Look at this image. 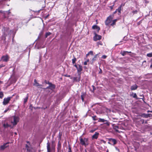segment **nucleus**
Here are the masks:
<instances>
[{
    "label": "nucleus",
    "instance_id": "1",
    "mask_svg": "<svg viewBox=\"0 0 152 152\" xmlns=\"http://www.w3.org/2000/svg\"><path fill=\"white\" fill-rule=\"evenodd\" d=\"M88 140V138H83L80 137V144L82 145H84L86 147L89 144Z\"/></svg>",
    "mask_w": 152,
    "mask_h": 152
},
{
    "label": "nucleus",
    "instance_id": "2",
    "mask_svg": "<svg viewBox=\"0 0 152 152\" xmlns=\"http://www.w3.org/2000/svg\"><path fill=\"white\" fill-rule=\"evenodd\" d=\"M47 152H51V150L54 151L55 150L56 144L51 145V149L50 148V144L49 142H47Z\"/></svg>",
    "mask_w": 152,
    "mask_h": 152
},
{
    "label": "nucleus",
    "instance_id": "3",
    "mask_svg": "<svg viewBox=\"0 0 152 152\" xmlns=\"http://www.w3.org/2000/svg\"><path fill=\"white\" fill-rule=\"evenodd\" d=\"M114 15H111L109 16L107 18L105 22V24L106 26L108 25L111 22V21L113 18Z\"/></svg>",
    "mask_w": 152,
    "mask_h": 152
},
{
    "label": "nucleus",
    "instance_id": "4",
    "mask_svg": "<svg viewBox=\"0 0 152 152\" xmlns=\"http://www.w3.org/2000/svg\"><path fill=\"white\" fill-rule=\"evenodd\" d=\"M13 121L11 122L14 125H16L17 123L19 122V118L18 116L15 115L13 116Z\"/></svg>",
    "mask_w": 152,
    "mask_h": 152
},
{
    "label": "nucleus",
    "instance_id": "5",
    "mask_svg": "<svg viewBox=\"0 0 152 152\" xmlns=\"http://www.w3.org/2000/svg\"><path fill=\"white\" fill-rule=\"evenodd\" d=\"M12 96L8 97L7 98H4L3 102V104L4 105H6L8 104L11 99L12 98Z\"/></svg>",
    "mask_w": 152,
    "mask_h": 152
},
{
    "label": "nucleus",
    "instance_id": "6",
    "mask_svg": "<svg viewBox=\"0 0 152 152\" xmlns=\"http://www.w3.org/2000/svg\"><path fill=\"white\" fill-rule=\"evenodd\" d=\"M95 36L93 37V39L95 41H96L98 40H99L102 39V36L100 35H97L96 33H94Z\"/></svg>",
    "mask_w": 152,
    "mask_h": 152
},
{
    "label": "nucleus",
    "instance_id": "7",
    "mask_svg": "<svg viewBox=\"0 0 152 152\" xmlns=\"http://www.w3.org/2000/svg\"><path fill=\"white\" fill-rule=\"evenodd\" d=\"M9 57L8 55H7L5 56H2L1 60H2L3 61L7 62L9 59Z\"/></svg>",
    "mask_w": 152,
    "mask_h": 152
},
{
    "label": "nucleus",
    "instance_id": "8",
    "mask_svg": "<svg viewBox=\"0 0 152 152\" xmlns=\"http://www.w3.org/2000/svg\"><path fill=\"white\" fill-rule=\"evenodd\" d=\"M56 86L52 84L51 83H50L49 86L47 87L46 88H44L45 89H50L51 90H52L55 88Z\"/></svg>",
    "mask_w": 152,
    "mask_h": 152
},
{
    "label": "nucleus",
    "instance_id": "9",
    "mask_svg": "<svg viewBox=\"0 0 152 152\" xmlns=\"http://www.w3.org/2000/svg\"><path fill=\"white\" fill-rule=\"evenodd\" d=\"M10 143L9 142H7L6 143H4L3 145L1 146L0 149L1 150H4L6 148L9 147V144Z\"/></svg>",
    "mask_w": 152,
    "mask_h": 152
},
{
    "label": "nucleus",
    "instance_id": "10",
    "mask_svg": "<svg viewBox=\"0 0 152 152\" xmlns=\"http://www.w3.org/2000/svg\"><path fill=\"white\" fill-rule=\"evenodd\" d=\"M109 141L110 142H108L109 143H113V145H115L117 143L116 140L114 139L110 138L109 139Z\"/></svg>",
    "mask_w": 152,
    "mask_h": 152
},
{
    "label": "nucleus",
    "instance_id": "11",
    "mask_svg": "<svg viewBox=\"0 0 152 152\" xmlns=\"http://www.w3.org/2000/svg\"><path fill=\"white\" fill-rule=\"evenodd\" d=\"M79 77H75L73 78V80L74 81L79 82L80 80V73L78 75Z\"/></svg>",
    "mask_w": 152,
    "mask_h": 152
},
{
    "label": "nucleus",
    "instance_id": "12",
    "mask_svg": "<svg viewBox=\"0 0 152 152\" xmlns=\"http://www.w3.org/2000/svg\"><path fill=\"white\" fill-rule=\"evenodd\" d=\"M105 121L106 122V123H105V124H106L107 125L109 126V122H108L107 120H105L104 119H102L99 118V119L98 122H103Z\"/></svg>",
    "mask_w": 152,
    "mask_h": 152
},
{
    "label": "nucleus",
    "instance_id": "13",
    "mask_svg": "<svg viewBox=\"0 0 152 152\" xmlns=\"http://www.w3.org/2000/svg\"><path fill=\"white\" fill-rule=\"evenodd\" d=\"M124 4H121L118 8L116 9V11H117L120 14L121 13V11L122 9V7L124 6Z\"/></svg>",
    "mask_w": 152,
    "mask_h": 152
},
{
    "label": "nucleus",
    "instance_id": "14",
    "mask_svg": "<svg viewBox=\"0 0 152 152\" xmlns=\"http://www.w3.org/2000/svg\"><path fill=\"white\" fill-rule=\"evenodd\" d=\"M92 28L93 29H96L97 32H99V31L100 30V27L96 25H93L92 27Z\"/></svg>",
    "mask_w": 152,
    "mask_h": 152
},
{
    "label": "nucleus",
    "instance_id": "15",
    "mask_svg": "<svg viewBox=\"0 0 152 152\" xmlns=\"http://www.w3.org/2000/svg\"><path fill=\"white\" fill-rule=\"evenodd\" d=\"M99 135V133L97 132H96L95 133V134L92 136V139H97L98 137V136Z\"/></svg>",
    "mask_w": 152,
    "mask_h": 152
},
{
    "label": "nucleus",
    "instance_id": "16",
    "mask_svg": "<svg viewBox=\"0 0 152 152\" xmlns=\"http://www.w3.org/2000/svg\"><path fill=\"white\" fill-rule=\"evenodd\" d=\"M138 86L137 85L135 84L132 86L130 88L132 91H133L136 90Z\"/></svg>",
    "mask_w": 152,
    "mask_h": 152
},
{
    "label": "nucleus",
    "instance_id": "17",
    "mask_svg": "<svg viewBox=\"0 0 152 152\" xmlns=\"http://www.w3.org/2000/svg\"><path fill=\"white\" fill-rule=\"evenodd\" d=\"M131 96H132L133 98H135L136 99H139L140 98H138L136 93H133L130 95Z\"/></svg>",
    "mask_w": 152,
    "mask_h": 152
},
{
    "label": "nucleus",
    "instance_id": "18",
    "mask_svg": "<svg viewBox=\"0 0 152 152\" xmlns=\"http://www.w3.org/2000/svg\"><path fill=\"white\" fill-rule=\"evenodd\" d=\"M77 69L78 72H80L83 69L82 66L80 65H79Z\"/></svg>",
    "mask_w": 152,
    "mask_h": 152
},
{
    "label": "nucleus",
    "instance_id": "19",
    "mask_svg": "<svg viewBox=\"0 0 152 152\" xmlns=\"http://www.w3.org/2000/svg\"><path fill=\"white\" fill-rule=\"evenodd\" d=\"M28 94H27L26 96V97L24 99V104L26 103V102L27 101L28 99Z\"/></svg>",
    "mask_w": 152,
    "mask_h": 152
},
{
    "label": "nucleus",
    "instance_id": "20",
    "mask_svg": "<svg viewBox=\"0 0 152 152\" xmlns=\"http://www.w3.org/2000/svg\"><path fill=\"white\" fill-rule=\"evenodd\" d=\"M3 127H4V128L5 129V128H7L8 127H10L11 126V125H9V124H8L7 123L6 124H3Z\"/></svg>",
    "mask_w": 152,
    "mask_h": 152
},
{
    "label": "nucleus",
    "instance_id": "21",
    "mask_svg": "<svg viewBox=\"0 0 152 152\" xmlns=\"http://www.w3.org/2000/svg\"><path fill=\"white\" fill-rule=\"evenodd\" d=\"M85 96V93L83 92H82L81 93V99L82 100L83 102L84 101V97Z\"/></svg>",
    "mask_w": 152,
    "mask_h": 152
},
{
    "label": "nucleus",
    "instance_id": "22",
    "mask_svg": "<svg viewBox=\"0 0 152 152\" xmlns=\"http://www.w3.org/2000/svg\"><path fill=\"white\" fill-rule=\"evenodd\" d=\"M97 55L98 54L96 55L92 58V64L96 60Z\"/></svg>",
    "mask_w": 152,
    "mask_h": 152
},
{
    "label": "nucleus",
    "instance_id": "23",
    "mask_svg": "<svg viewBox=\"0 0 152 152\" xmlns=\"http://www.w3.org/2000/svg\"><path fill=\"white\" fill-rule=\"evenodd\" d=\"M61 148V145L60 142V141H59L58 143L57 149L58 150H60Z\"/></svg>",
    "mask_w": 152,
    "mask_h": 152
},
{
    "label": "nucleus",
    "instance_id": "24",
    "mask_svg": "<svg viewBox=\"0 0 152 152\" xmlns=\"http://www.w3.org/2000/svg\"><path fill=\"white\" fill-rule=\"evenodd\" d=\"M26 148L27 151H28V152H30L31 151V149H32V148L29 147L27 145H26Z\"/></svg>",
    "mask_w": 152,
    "mask_h": 152
},
{
    "label": "nucleus",
    "instance_id": "25",
    "mask_svg": "<svg viewBox=\"0 0 152 152\" xmlns=\"http://www.w3.org/2000/svg\"><path fill=\"white\" fill-rule=\"evenodd\" d=\"M117 21V20L116 19L112 21V23L110 24V26H113L114 25H115L116 22Z\"/></svg>",
    "mask_w": 152,
    "mask_h": 152
},
{
    "label": "nucleus",
    "instance_id": "26",
    "mask_svg": "<svg viewBox=\"0 0 152 152\" xmlns=\"http://www.w3.org/2000/svg\"><path fill=\"white\" fill-rule=\"evenodd\" d=\"M62 136V133L61 132H59L58 134V140L59 141H60L61 139V137Z\"/></svg>",
    "mask_w": 152,
    "mask_h": 152
},
{
    "label": "nucleus",
    "instance_id": "27",
    "mask_svg": "<svg viewBox=\"0 0 152 152\" xmlns=\"http://www.w3.org/2000/svg\"><path fill=\"white\" fill-rule=\"evenodd\" d=\"M72 63L73 64H74L75 63L76 61H77L76 58L74 56V58L72 59Z\"/></svg>",
    "mask_w": 152,
    "mask_h": 152
},
{
    "label": "nucleus",
    "instance_id": "28",
    "mask_svg": "<svg viewBox=\"0 0 152 152\" xmlns=\"http://www.w3.org/2000/svg\"><path fill=\"white\" fill-rule=\"evenodd\" d=\"M51 34V33L50 32H47L45 35V38H46L48 37Z\"/></svg>",
    "mask_w": 152,
    "mask_h": 152
},
{
    "label": "nucleus",
    "instance_id": "29",
    "mask_svg": "<svg viewBox=\"0 0 152 152\" xmlns=\"http://www.w3.org/2000/svg\"><path fill=\"white\" fill-rule=\"evenodd\" d=\"M141 116L143 117V118H148V116H147V114H145V113H143L141 115Z\"/></svg>",
    "mask_w": 152,
    "mask_h": 152
},
{
    "label": "nucleus",
    "instance_id": "30",
    "mask_svg": "<svg viewBox=\"0 0 152 152\" xmlns=\"http://www.w3.org/2000/svg\"><path fill=\"white\" fill-rule=\"evenodd\" d=\"M146 56L147 57H152V52L147 54Z\"/></svg>",
    "mask_w": 152,
    "mask_h": 152
},
{
    "label": "nucleus",
    "instance_id": "31",
    "mask_svg": "<svg viewBox=\"0 0 152 152\" xmlns=\"http://www.w3.org/2000/svg\"><path fill=\"white\" fill-rule=\"evenodd\" d=\"M92 118L93 119L94 121H96L97 120V118L96 117V115H94V116H92Z\"/></svg>",
    "mask_w": 152,
    "mask_h": 152
},
{
    "label": "nucleus",
    "instance_id": "32",
    "mask_svg": "<svg viewBox=\"0 0 152 152\" xmlns=\"http://www.w3.org/2000/svg\"><path fill=\"white\" fill-rule=\"evenodd\" d=\"M114 129L115 130V131L116 132H118V126H114Z\"/></svg>",
    "mask_w": 152,
    "mask_h": 152
},
{
    "label": "nucleus",
    "instance_id": "33",
    "mask_svg": "<svg viewBox=\"0 0 152 152\" xmlns=\"http://www.w3.org/2000/svg\"><path fill=\"white\" fill-rule=\"evenodd\" d=\"M4 96V94L2 92H0V98H2Z\"/></svg>",
    "mask_w": 152,
    "mask_h": 152
},
{
    "label": "nucleus",
    "instance_id": "34",
    "mask_svg": "<svg viewBox=\"0 0 152 152\" xmlns=\"http://www.w3.org/2000/svg\"><path fill=\"white\" fill-rule=\"evenodd\" d=\"M121 54L123 56H124L126 54V53L125 52V51H123V52H121Z\"/></svg>",
    "mask_w": 152,
    "mask_h": 152
},
{
    "label": "nucleus",
    "instance_id": "35",
    "mask_svg": "<svg viewBox=\"0 0 152 152\" xmlns=\"http://www.w3.org/2000/svg\"><path fill=\"white\" fill-rule=\"evenodd\" d=\"M68 152H72L71 148L70 146H69Z\"/></svg>",
    "mask_w": 152,
    "mask_h": 152
},
{
    "label": "nucleus",
    "instance_id": "36",
    "mask_svg": "<svg viewBox=\"0 0 152 152\" xmlns=\"http://www.w3.org/2000/svg\"><path fill=\"white\" fill-rule=\"evenodd\" d=\"M137 12H138V11L137 10H135L134 11H133L132 12L133 15H134L135 14H137Z\"/></svg>",
    "mask_w": 152,
    "mask_h": 152
},
{
    "label": "nucleus",
    "instance_id": "37",
    "mask_svg": "<svg viewBox=\"0 0 152 152\" xmlns=\"http://www.w3.org/2000/svg\"><path fill=\"white\" fill-rule=\"evenodd\" d=\"M88 53L89 54H91V55L93 56V51H90Z\"/></svg>",
    "mask_w": 152,
    "mask_h": 152
},
{
    "label": "nucleus",
    "instance_id": "38",
    "mask_svg": "<svg viewBox=\"0 0 152 152\" xmlns=\"http://www.w3.org/2000/svg\"><path fill=\"white\" fill-rule=\"evenodd\" d=\"M35 84V86H42V85L41 84H39V83H36Z\"/></svg>",
    "mask_w": 152,
    "mask_h": 152
},
{
    "label": "nucleus",
    "instance_id": "39",
    "mask_svg": "<svg viewBox=\"0 0 152 152\" xmlns=\"http://www.w3.org/2000/svg\"><path fill=\"white\" fill-rule=\"evenodd\" d=\"M96 130V129H92V130H91L90 131V132L91 133H93L94 132L95 130Z\"/></svg>",
    "mask_w": 152,
    "mask_h": 152
},
{
    "label": "nucleus",
    "instance_id": "40",
    "mask_svg": "<svg viewBox=\"0 0 152 152\" xmlns=\"http://www.w3.org/2000/svg\"><path fill=\"white\" fill-rule=\"evenodd\" d=\"M140 96L141 97V98H140V99H143L144 98V96L143 95H140Z\"/></svg>",
    "mask_w": 152,
    "mask_h": 152
},
{
    "label": "nucleus",
    "instance_id": "41",
    "mask_svg": "<svg viewBox=\"0 0 152 152\" xmlns=\"http://www.w3.org/2000/svg\"><path fill=\"white\" fill-rule=\"evenodd\" d=\"M45 82L46 84H48L49 85L50 84V83L49 81H47L46 80H45Z\"/></svg>",
    "mask_w": 152,
    "mask_h": 152
},
{
    "label": "nucleus",
    "instance_id": "42",
    "mask_svg": "<svg viewBox=\"0 0 152 152\" xmlns=\"http://www.w3.org/2000/svg\"><path fill=\"white\" fill-rule=\"evenodd\" d=\"M9 110H10V109L9 108H7L5 110H4V113H6Z\"/></svg>",
    "mask_w": 152,
    "mask_h": 152
},
{
    "label": "nucleus",
    "instance_id": "43",
    "mask_svg": "<svg viewBox=\"0 0 152 152\" xmlns=\"http://www.w3.org/2000/svg\"><path fill=\"white\" fill-rule=\"evenodd\" d=\"M107 56H105V55H103L102 58H103L104 59H105L106 58H107Z\"/></svg>",
    "mask_w": 152,
    "mask_h": 152
},
{
    "label": "nucleus",
    "instance_id": "44",
    "mask_svg": "<svg viewBox=\"0 0 152 152\" xmlns=\"http://www.w3.org/2000/svg\"><path fill=\"white\" fill-rule=\"evenodd\" d=\"M5 66V65H4L3 64H1L0 65V68H1V67H4Z\"/></svg>",
    "mask_w": 152,
    "mask_h": 152
},
{
    "label": "nucleus",
    "instance_id": "45",
    "mask_svg": "<svg viewBox=\"0 0 152 152\" xmlns=\"http://www.w3.org/2000/svg\"><path fill=\"white\" fill-rule=\"evenodd\" d=\"M147 116H148V118L150 117L151 116V115H152L151 114H147Z\"/></svg>",
    "mask_w": 152,
    "mask_h": 152
},
{
    "label": "nucleus",
    "instance_id": "46",
    "mask_svg": "<svg viewBox=\"0 0 152 152\" xmlns=\"http://www.w3.org/2000/svg\"><path fill=\"white\" fill-rule=\"evenodd\" d=\"M140 121L142 122V124H143L144 123V121L143 119L141 120Z\"/></svg>",
    "mask_w": 152,
    "mask_h": 152
},
{
    "label": "nucleus",
    "instance_id": "47",
    "mask_svg": "<svg viewBox=\"0 0 152 152\" xmlns=\"http://www.w3.org/2000/svg\"><path fill=\"white\" fill-rule=\"evenodd\" d=\"M51 143H52V144L51 145H53V144H56L55 143V141L53 140L51 142Z\"/></svg>",
    "mask_w": 152,
    "mask_h": 152
},
{
    "label": "nucleus",
    "instance_id": "48",
    "mask_svg": "<svg viewBox=\"0 0 152 152\" xmlns=\"http://www.w3.org/2000/svg\"><path fill=\"white\" fill-rule=\"evenodd\" d=\"M102 72V70L100 68V71L99 72V74H101Z\"/></svg>",
    "mask_w": 152,
    "mask_h": 152
},
{
    "label": "nucleus",
    "instance_id": "49",
    "mask_svg": "<svg viewBox=\"0 0 152 152\" xmlns=\"http://www.w3.org/2000/svg\"><path fill=\"white\" fill-rule=\"evenodd\" d=\"M97 43L98 44V45H102V42H98Z\"/></svg>",
    "mask_w": 152,
    "mask_h": 152
},
{
    "label": "nucleus",
    "instance_id": "50",
    "mask_svg": "<svg viewBox=\"0 0 152 152\" xmlns=\"http://www.w3.org/2000/svg\"><path fill=\"white\" fill-rule=\"evenodd\" d=\"M117 12V11H116V10L115 11V12H113V15H114V14H115V13Z\"/></svg>",
    "mask_w": 152,
    "mask_h": 152
},
{
    "label": "nucleus",
    "instance_id": "51",
    "mask_svg": "<svg viewBox=\"0 0 152 152\" xmlns=\"http://www.w3.org/2000/svg\"><path fill=\"white\" fill-rule=\"evenodd\" d=\"M87 63L86 61H85L84 63V65H87Z\"/></svg>",
    "mask_w": 152,
    "mask_h": 152
},
{
    "label": "nucleus",
    "instance_id": "52",
    "mask_svg": "<svg viewBox=\"0 0 152 152\" xmlns=\"http://www.w3.org/2000/svg\"><path fill=\"white\" fill-rule=\"evenodd\" d=\"M7 12L8 15H9L11 13L10 10L8 11H7Z\"/></svg>",
    "mask_w": 152,
    "mask_h": 152
},
{
    "label": "nucleus",
    "instance_id": "53",
    "mask_svg": "<svg viewBox=\"0 0 152 152\" xmlns=\"http://www.w3.org/2000/svg\"><path fill=\"white\" fill-rule=\"evenodd\" d=\"M65 76L66 77H70V75H65Z\"/></svg>",
    "mask_w": 152,
    "mask_h": 152
},
{
    "label": "nucleus",
    "instance_id": "54",
    "mask_svg": "<svg viewBox=\"0 0 152 152\" xmlns=\"http://www.w3.org/2000/svg\"><path fill=\"white\" fill-rule=\"evenodd\" d=\"M74 66H75V67H76L77 69V67H78L76 64H75V65H74Z\"/></svg>",
    "mask_w": 152,
    "mask_h": 152
},
{
    "label": "nucleus",
    "instance_id": "55",
    "mask_svg": "<svg viewBox=\"0 0 152 152\" xmlns=\"http://www.w3.org/2000/svg\"><path fill=\"white\" fill-rule=\"evenodd\" d=\"M34 82L35 83V84H36V83H37V80L36 79L34 80Z\"/></svg>",
    "mask_w": 152,
    "mask_h": 152
},
{
    "label": "nucleus",
    "instance_id": "56",
    "mask_svg": "<svg viewBox=\"0 0 152 152\" xmlns=\"http://www.w3.org/2000/svg\"><path fill=\"white\" fill-rule=\"evenodd\" d=\"M113 5L112 6H111L110 7V8H111V9H112L113 8Z\"/></svg>",
    "mask_w": 152,
    "mask_h": 152
},
{
    "label": "nucleus",
    "instance_id": "57",
    "mask_svg": "<svg viewBox=\"0 0 152 152\" xmlns=\"http://www.w3.org/2000/svg\"><path fill=\"white\" fill-rule=\"evenodd\" d=\"M86 61L87 62H88L89 61V59H87Z\"/></svg>",
    "mask_w": 152,
    "mask_h": 152
},
{
    "label": "nucleus",
    "instance_id": "58",
    "mask_svg": "<svg viewBox=\"0 0 152 152\" xmlns=\"http://www.w3.org/2000/svg\"><path fill=\"white\" fill-rule=\"evenodd\" d=\"M44 8V7H42V9H40V10H39V11H38V12H39L41 10H42L43 9V8Z\"/></svg>",
    "mask_w": 152,
    "mask_h": 152
},
{
    "label": "nucleus",
    "instance_id": "59",
    "mask_svg": "<svg viewBox=\"0 0 152 152\" xmlns=\"http://www.w3.org/2000/svg\"><path fill=\"white\" fill-rule=\"evenodd\" d=\"M89 55V54L88 53V54H86V57H87L88 56V55Z\"/></svg>",
    "mask_w": 152,
    "mask_h": 152
},
{
    "label": "nucleus",
    "instance_id": "60",
    "mask_svg": "<svg viewBox=\"0 0 152 152\" xmlns=\"http://www.w3.org/2000/svg\"><path fill=\"white\" fill-rule=\"evenodd\" d=\"M145 124H147V121H145Z\"/></svg>",
    "mask_w": 152,
    "mask_h": 152
},
{
    "label": "nucleus",
    "instance_id": "61",
    "mask_svg": "<svg viewBox=\"0 0 152 152\" xmlns=\"http://www.w3.org/2000/svg\"><path fill=\"white\" fill-rule=\"evenodd\" d=\"M49 15H47L46 17V18H47L48 16H49Z\"/></svg>",
    "mask_w": 152,
    "mask_h": 152
},
{
    "label": "nucleus",
    "instance_id": "62",
    "mask_svg": "<svg viewBox=\"0 0 152 152\" xmlns=\"http://www.w3.org/2000/svg\"><path fill=\"white\" fill-rule=\"evenodd\" d=\"M125 52H126V53H128V51H125Z\"/></svg>",
    "mask_w": 152,
    "mask_h": 152
},
{
    "label": "nucleus",
    "instance_id": "63",
    "mask_svg": "<svg viewBox=\"0 0 152 152\" xmlns=\"http://www.w3.org/2000/svg\"><path fill=\"white\" fill-rule=\"evenodd\" d=\"M2 82L1 81H0V84L2 83Z\"/></svg>",
    "mask_w": 152,
    "mask_h": 152
},
{
    "label": "nucleus",
    "instance_id": "64",
    "mask_svg": "<svg viewBox=\"0 0 152 152\" xmlns=\"http://www.w3.org/2000/svg\"><path fill=\"white\" fill-rule=\"evenodd\" d=\"M132 53V52L131 51H130V52H128V53Z\"/></svg>",
    "mask_w": 152,
    "mask_h": 152
}]
</instances>
